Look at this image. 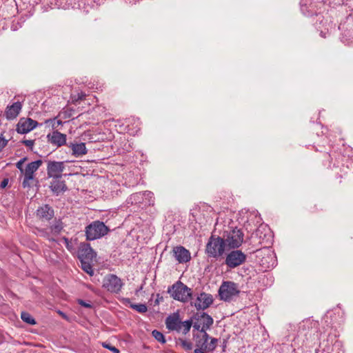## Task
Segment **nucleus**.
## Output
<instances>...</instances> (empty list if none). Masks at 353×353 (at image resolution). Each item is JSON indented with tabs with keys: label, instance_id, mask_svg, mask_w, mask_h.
<instances>
[{
	"label": "nucleus",
	"instance_id": "obj_1",
	"mask_svg": "<svg viewBox=\"0 0 353 353\" xmlns=\"http://www.w3.org/2000/svg\"><path fill=\"white\" fill-rule=\"evenodd\" d=\"M168 293L172 299L182 303H187L192 299V289L181 281H177L170 287Z\"/></svg>",
	"mask_w": 353,
	"mask_h": 353
},
{
	"label": "nucleus",
	"instance_id": "obj_2",
	"mask_svg": "<svg viewBox=\"0 0 353 353\" xmlns=\"http://www.w3.org/2000/svg\"><path fill=\"white\" fill-rule=\"evenodd\" d=\"M226 251L229 250L222 238L212 236L210 239L206 246L208 256L217 258L222 256Z\"/></svg>",
	"mask_w": 353,
	"mask_h": 353
},
{
	"label": "nucleus",
	"instance_id": "obj_3",
	"mask_svg": "<svg viewBox=\"0 0 353 353\" xmlns=\"http://www.w3.org/2000/svg\"><path fill=\"white\" fill-rule=\"evenodd\" d=\"M108 232V227L101 221H95L85 228L87 240L93 241L105 235Z\"/></svg>",
	"mask_w": 353,
	"mask_h": 353
},
{
	"label": "nucleus",
	"instance_id": "obj_4",
	"mask_svg": "<svg viewBox=\"0 0 353 353\" xmlns=\"http://www.w3.org/2000/svg\"><path fill=\"white\" fill-rule=\"evenodd\" d=\"M228 250L238 248L243 242V233L236 228L226 232L222 238Z\"/></svg>",
	"mask_w": 353,
	"mask_h": 353
},
{
	"label": "nucleus",
	"instance_id": "obj_5",
	"mask_svg": "<svg viewBox=\"0 0 353 353\" xmlns=\"http://www.w3.org/2000/svg\"><path fill=\"white\" fill-rule=\"evenodd\" d=\"M239 290L237 285L232 281H224L219 290L220 299L225 301H230L238 296Z\"/></svg>",
	"mask_w": 353,
	"mask_h": 353
},
{
	"label": "nucleus",
	"instance_id": "obj_6",
	"mask_svg": "<svg viewBox=\"0 0 353 353\" xmlns=\"http://www.w3.org/2000/svg\"><path fill=\"white\" fill-rule=\"evenodd\" d=\"M41 160H37L29 163L26 167L22 170L21 174H23V180L22 185L24 188H30L32 185V181L35 180L34 172L42 165Z\"/></svg>",
	"mask_w": 353,
	"mask_h": 353
},
{
	"label": "nucleus",
	"instance_id": "obj_7",
	"mask_svg": "<svg viewBox=\"0 0 353 353\" xmlns=\"http://www.w3.org/2000/svg\"><path fill=\"white\" fill-rule=\"evenodd\" d=\"M246 258V254L242 251L234 250L227 254L225 262L228 268L233 269L243 264Z\"/></svg>",
	"mask_w": 353,
	"mask_h": 353
},
{
	"label": "nucleus",
	"instance_id": "obj_8",
	"mask_svg": "<svg viewBox=\"0 0 353 353\" xmlns=\"http://www.w3.org/2000/svg\"><path fill=\"white\" fill-rule=\"evenodd\" d=\"M123 283L121 280L114 274L106 276L103 281V287L112 293L120 292Z\"/></svg>",
	"mask_w": 353,
	"mask_h": 353
},
{
	"label": "nucleus",
	"instance_id": "obj_9",
	"mask_svg": "<svg viewBox=\"0 0 353 353\" xmlns=\"http://www.w3.org/2000/svg\"><path fill=\"white\" fill-rule=\"evenodd\" d=\"M213 302V298L211 294L202 292L199 294L196 299L191 301V305H194L197 310H205L210 307Z\"/></svg>",
	"mask_w": 353,
	"mask_h": 353
},
{
	"label": "nucleus",
	"instance_id": "obj_10",
	"mask_svg": "<svg viewBox=\"0 0 353 353\" xmlns=\"http://www.w3.org/2000/svg\"><path fill=\"white\" fill-rule=\"evenodd\" d=\"M213 323L212 318L206 313L198 316L196 321L194 323L193 327L201 332H206Z\"/></svg>",
	"mask_w": 353,
	"mask_h": 353
},
{
	"label": "nucleus",
	"instance_id": "obj_11",
	"mask_svg": "<svg viewBox=\"0 0 353 353\" xmlns=\"http://www.w3.org/2000/svg\"><path fill=\"white\" fill-rule=\"evenodd\" d=\"M79 258L83 261H96L97 253L90 247V244H81L79 250Z\"/></svg>",
	"mask_w": 353,
	"mask_h": 353
},
{
	"label": "nucleus",
	"instance_id": "obj_12",
	"mask_svg": "<svg viewBox=\"0 0 353 353\" xmlns=\"http://www.w3.org/2000/svg\"><path fill=\"white\" fill-rule=\"evenodd\" d=\"M38 123L30 118H21L19 119L16 130L19 134H26L34 129Z\"/></svg>",
	"mask_w": 353,
	"mask_h": 353
},
{
	"label": "nucleus",
	"instance_id": "obj_13",
	"mask_svg": "<svg viewBox=\"0 0 353 353\" xmlns=\"http://www.w3.org/2000/svg\"><path fill=\"white\" fill-rule=\"evenodd\" d=\"M64 170V162L50 161L47 165V173L49 177H61Z\"/></svg>",
	"mask_w": 353,
	"mask_h": 353
},
{
	"label": "nucleus",
	"instance_id": "obj_14",
	"mask_svg": "<svg viewBox=\"0 0 353 353\" xmlns=\"http://www.w3.org/2000/svg\"><path fill=\"white\" fill-rule=\"evenodd\" d=\"M173 252L176 260L180 263H186L191 259L189 250L183 246H177L174 248L173 249Z\"/></svg>",
	"mask_w": 353,
	"mask_h": 353
},
{
	"label": "nucleus",
	"instance_id": "obj_15",
	"mask_svg": "<svg viewBox=\"0 0 353 353\" xmlns=\"http://www.w3.org/2000/svg\"><path fill=\"white\" fill-rule=\"evenodd\" d=\"M48 141L53 145L60 147L65 144L66 135L58 131H54L52 133L48 134Z\"/></svg>",
	"mask_w": 353,
	"mask_h": 353
},
{
	"label": "nucleus",
	"instance_id": "obj_16",
	"mask_svg": "<svg viewBox=\"0 0 353 353\" xmlns=\"http://www.w3.org/2000/svg\"><path fill=\"white\" fill-rule=\"evenodd\" d=\"M54 216L53 210L48 205L40 207L37 210V216L43 221H48Z\"/></svg>",
	"mask_w": 353,
	"mask_h": 353
},
{
	"label": "nucleus",
	"instance_id": "obj_17",
	"mask_svg": "<svg viewBox=\"0 0 353 353\" xmlns=\"http://www.w3.org/2000/svg\"><path fill=\"white\" fill-rule=\"evenodd\" d=\"M166 327L170 330L179 331L181 327V321L178 314L169 316L165 320Z\"/></svg>",
	"mask_w": 353,
	"mask_h": 353
},
{
	"label": "nucleus",
	"instance_id": "obj_18",
	"mask_svg": "<svg viewBox=\"0 0 353 353\" xmlns=\"http://www.w3.org/2000/svg\"><path fill=\"white\" fill-rule=\"evenodd\" d=\"M21 108L22 105L19 101L8 106L5 112L6 118L10 120L15 119L19 115Z\"/></svg>",
	"mask_w": 353,
	"mask_h": 353
},
{
	"label": "nucleus",
	"instance_id": "obj_19",
	"mask_svg": "<svg viewBox=\"0 0 353 353\" xmlns=\"http://www.w3.org/2000/svg\"><path fill=\"white\" fill-rule=\"evenodd\" d=\"M61 177L53 178L51 184V190L57 195L66 190L65 182L60 179Z\"/></svg>",
	"mask_w": 353,
	"mask_h": 353
},
{
	"label": "nucleus",
	"instance_id": "obj_20",
	"mask_svg": "<svg viewBox=\"0 0 353 353\" xmlns=\"http://www.w3.org/2000/svg\"><path fill=\"white\" fill-rule=\"evenodd\" d=\"M72 154L75 157H80L87 153V149L84 143H72L70 145Z\"/></svg>",
	"mask_w": 353,
	"mask_h": 353
},
{
	"label": "nucleus",
	"instance_id": "obj_21",
	"mask_svg": "<svg viewBox=\"0 0 353 353\" xmlns=\"http://www.w3.org/2000/svg\"><path fill=\"white\" fill-rule=\"evenodd\" d=\"M140 196H145V199L147 200L145 202L147 203H148L149 205H153L154 204V194L152 192H149V191H145L143 193L141 192H139V193H136L135 194H134L132 196V197L134 198V199L135 200L136 198H139Z\"/></svg>",
	"mask_w": 353,
	"mask_h": 353
},
{
	"label": "nucleus",
	"instance_id": "obj_22",
	"mask_svg": "<svg viewBox=\"0 0 353 353\" xmlns=\"http://www.w3.org/2000/svg\"><path fill=\"white\" fill-rule=\"evenodd\" d=\"M93 263V261H81L82 269L90 276H92L94 274V271L92 269Z\"/></svg>",
	"mask_w": 353,
	"mask_h": 353
},
{
	"label": "nucleus",
	"instance_id": "obj_23",
	"mask_svg": "<svg viewBox=\"0 0 353 353\" xmlns=\"http://www.w3.org/2000/svg\"><path fill=\"white\" fill-rule=\"evenodd\" d=\"M201 339L198 341L197 346H199L200 348L204 350L205 345L209 344L208 340L210 338L206 332H201Z\"/></svg>",
	"mask_w": 353,
	"mask_h": 353
},
{
	"label": "nucleus",
	"instance_id": "obj_24",
	"mask_svg": "<svg viewBox=\"0 0 353 353\" xmlns=\"http://www.w3.org/2000/svg\"><path fill=\"white\" fill-rule=\"evenodd\" d=\"M21 319L30 324V325H35L36 324V321L35 320L32 318V316L28 312H21Z\"/></svg>",
	"mask_w": 353,
	"mask_h": 353
},
{
	"label": "nucleus",
	"instance_id": "obj_25",
	"mask_svg": "<svg viewBox=\"0 0 353 353\" xmlns=\"http://www.w3.org/2000/svg\"><path fill=\"white\" fill-rule=\"evenodd\" d=\"M130 307L140 313H145L148 310L147 306L143 303H139V304L131 303L130 305Z\"/></svg>",
	"mask_w": 353,
	"mask_h": 353
},
{
	"label": "nucleus",
	"instance_id": "obj_26",
	"mask_svg": "<svg viewBox=\"0 0 353 353\" xmlns=\"http://www.w3.org/2000/svg\"><path fill=\"white\" fill-rule=\"evenodd\" d=\"M218 340L214 338L210 339V342L208 345H205L204 350L207 351H213L216 347Z\"/></svg>",
	"mask_w": 353,
	"mask_h": 353
},
{
	"label": "nucleus",
	"instance_id": "obj_27",
	"mask_svg": "<svg viewBox=\"0 0 353 353\" xmlns=\"http://www.w3.org/2000/svg\"><path fill=\"white\" fill-rule=\"evenodd\" d=\"M152 334L154 336V338L159 342H160L161 343H165V337L161 332H160L157 330H154V331H152Z\"/></svg>",
	"mask_w": 353,
	"mask_h": 353
},
{
	"label": "nucleus",
	"instance_id": "obj_28",
	"mask_svg": "<svg viewBox=\"0 0 353 353\" xmlns=\"http://www.w3.org/2000/svg\"><path fill=\"white\" fill-rule=\"evenodd\" d=\"M178 343L180 344L183 347V348L185 350H190L192 348V344L189 341L179 339Z\"/></svg>",
	"mask_w": 353,
	"mask_h": 353
},
{
	"label": "nucleus",
	"instance_id": "obj_29",
	"mask_svg": "<svg viewBox=\"0 0 353 353\" xmlns=\"http://www.w3.org/2000/svg\"><path fill=\"white\" fill-rule=\"evenodd\" d=\"M62 224L57 221L50 227L51 232L55 234H59L62 230Z\"/></svg>",
	"mask_w": 353,
	"mask_h": 353
},
{
	"label": "nucleus",
	"instance_id": "obj_30",
	"mask_svg": "<svg viewBox=\"0 0 353 353\" xmlns=\"http://www.w3.org/2000/svg\"><path fill=\"white\" fill-rule=\"evenodd\" d=\"M192 325V323L191 321H185L183 322L182 323V326L183 327V332L184 334H187L190 331Z\"/></svg>",
	"mask_w": 353,
	"mask_h": 353
},
{
	"label": "nucleus",
	"instance_id": "obj_31",
	"mask_svg": "<svg viewBox=\"0 0 353 353\" xmlns=\"http://www.w3.org/2000/svg\"><path fill=\"white\" fill-rule=\"evenodd\" d=\"M8 139H6L3 134H0V152L7 145Z\"/></svg>",
	"mask_w": 353,
	"mask_h": 353
},
{
	"label": "nucleus",
	"instance_id": "obj_32",
	"mask_svg": "<svg viewBox=\"0 0 353 353\" xmlns=\"http://www.w3.org/2000/svg\"><path fill=\"white\" fill-rule=\"evenodd\" d=\"M27 160V158L26 157H24L21 159H20L17 163H16V167L20 170V172H21L22 170H23V163L26 162V161Z\"/></svg>",
	"mask_w": 353,
	"mask_h": 353
},
{
	"label": "nucleus",
	"instance_id": "obj_33",
	"mask_svg": "<svg viewBox=\"0 0 353 353\" xmlns=\"http://www.w3.org/2000/svg\"><path fill=\"white\" fill-rule=\"evenodd\" d=\"M103 346L105 348H107L114 353H119V350L117 347L112 346L109 343H103Z\"/></svg>",
	"mask_w": 353,
	"mask_h": 353
},
{
	"label": "nucleus",
	"instance_id": "obj_34",
	"mask_svg": "<svg viewBox=\"0 0 353 353\" xmlns=\"http://www.w3.org/2000/svg\"><path fill=\"white\" fill-rule=\"evenodd\" d=\"M64 240H65V246H66L67 249L72 252L74 250L72 243L70 241H69L68 239H65Z\"/></svg>",
	"mask_w": 353,
	"mask_h": 353
},
{
	"label": "nucleus",
	"instance_id": "obj_35",
	"mask_svg": "<svg viewBox=\"0 0 353 353\" xmlns=\"http://www.w3.org/2000/svg\"><path fill=\"white\" fill-rule=\"evenodd\" d=\"M23 143L28 147L32 148L34 145V141L33 140H24L23 141Z\"/></svg>",
	"mask_w": 353,
	"mask_h": 353
},
{
	"label": "nucleus",
	"instance_id": "obj_36",
	"mask_svg": "<svg viewBox=\"0 0 353 353\" xmlns=\"http://www.w3.org/2000/svg\"><path fill=\"white\" fill-rule=\"evenodd\" d=\"M79 303L85 307H91V305L89 304V303H85V301H83V300H79Z\"/></svg>",
	"mask_w": 353,
	"mask_h": 353
},
{
	"label": "nucleus",
	"instance_id": "obj_37",
	"mask_svg": "<svg viewBox=\"0 0 353 353\" xmlns=\"http://www.w3.org/2000/svg\"><path fill=\"white\" fill-rule=\"evenodd\" d=\"M8 183V179H5L1 181L0 186L1 188H4L7 186Z\"/></svg>",
	"mask_w": 353,
	"mask_h": 353
},
{
	"label": "nucleus",
	"instance_id": "obj_38",
	"mask_svg": "<svg viewBox=\"0 0 353 353\" xmlns=\"http://www.w3.org/2000/svg\"><path fill=\"white\" fill-rule=\"evenodd\" d=\"M205 350L201 349V348H196L194 350V353H205L204 351Z\"/></svg>",
	"mask_w": 353,
	"mask_h": 353
},
{
	"label": "nucleus",
	"instance_id": "obj_39",
	"mask_svg": "<svg viewBox=\"0 0 353 353\" xmlns=\"http://www.w3.org/2000/svg\"><path fill=\"white\" fill-rule=\"evenodd\" d=\"M85 96V95L84 94L79 93V94H78V98L77 100H82L83 99H84Z\"/></svg>",
	"mask_w": 353,
	"mask_h": 353
},
{
	"label": "nucleus",
	"instance_id": "obj_40",
	"mask_svg": "<svg viewBox=\"0 0 353 353\" xmlns=\"http://www.w3.org/2000/svg\"><path fill=\"white\" fill-rule=\"evenodd\" d=\"M41 236H46L48 239V240L54 241L53 239H50L48 234H46L43 231H41Z\"/></svg>",
	"mask_w": 353,
	"mask_h": 353
},
{
	"label": "nucleus",
	"instance_id": "obj_41",
	"mask_svg": "<svg viewBox=\"0 0 353 353\" xmlns=\"http://www.w3.org/2000/svg\"><path fill=\"white\" fill-rule=\"evenodd\" d=\"M266 226H261L258 230H257V235L259 234V232L263 229V230H265L266 229Z\"/></svg>",
	"mask_w": 353,
	"mask_h": 353
},
{
	"label": "nucleus",
	"instance_id": "obj_42",
	"mask_svg": "<svg viewBox=\"0 0 353 353\" xmlns=\"http://www.w3.org/2000/svg\"><path fill=\"white\" fill-rule=\"evenodd\" d=\"M57 123L58 125L61 123V122L60 121H57Z\"/></svg>",
	"mask_w": 353,
	"mask_h": 353
}]
</instances>
